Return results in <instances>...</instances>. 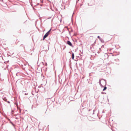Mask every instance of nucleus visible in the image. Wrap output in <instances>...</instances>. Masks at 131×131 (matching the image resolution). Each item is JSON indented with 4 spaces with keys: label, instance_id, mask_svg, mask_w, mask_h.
<instances>
[{
    "label": "nucleus",
    "instance_id": "aec40b11",
    "mask_svg": "<svg viewBox=\"0 0 131 131\" xmlns=\"http://www.w3.org/2000/svg\"><path fill=\"white\" fill-rule=\"evenodd\" d=\"M101 80H99V84H100V83H101Z\"/></svg>",
    "mask_w": 131,
    "mask_h": 131
},
{
    "label": "nucleus",
    "instance_id": "9d476101",
    "mask_svg": "<svg viewBox=\"0 0 131 131\" xmlns=\"http://www.w3.org/2000/svg\"><path fill=\"white\" fill-rule=\"evenodd\" d=\"M10 123L14 126H15V125L12 122H10Z\"/></svg>",
    "mask_w": 131,
    "mask_h": 131
},
{
    "label": "nucleus",
    "instance_id": "1a4fd4ad",
    "mask_svg": "<svg viewBox=\"0 0 131 131\" xmlns=\"http://www.w3.org/2000/svg\"><path fill=\"white\" fill-rule=\"evenodd\" d=\"M101 51V48H100L99 49V51H98V52H97V53H99Z\"/></svg>",
    "mask_w": 131,
    "mask_h": 131
},
{
    "label": "nucleus",
    "instance_id": "f8f14e48",
    "mask_svg": "<svg viewBox=\"0 0 131 131\" xmlns=\"http://www.w3.org/2000/svg\"><path fill=\"white\" fill-rule=\"evenodd\" d=\"M50 33H50V32H49V31H48V32L46 33H47V34H48V35H49V34H50Z\"/></svg>",
    "mask_w": 131,
    "mask_h": 131
},
{
    "label": "nucleus",
    "instance_id": "0eeeda50",
    "mask_svg": "<svg viewBox=\"0 0 131 131\" xmlns=\"http://www.w3.org/2000/svg\"><path fill=\"white\" fill-rule=\"evenodd\" d=\"M100 40L101 41V42L102 43H104V41L103 40V39L102 38H101Z\"/></svg>",
    "mask_w": 131,
    "mask_h": 131
},
{
    "label": "nucleus",
    "instance_id": "7ed1b4c3",
    "mask_svg": "<svg viewBox=\"0 0 131 131\" xmlns=\"http://www.w3.org/2000/svg\"><path fill=\"white\" fill-rule=\"evenodd\" d=\"M20 48L22 50L23 49L24 50L25 49V47L24 46V45L23 44H21L20 46Z\"/></svg>",
    "mask_w": 131,
    "mask_h": 131
},
{
    "label": "nucleus",
    "instance_id": "e433bc0d",
    "mask_svg": "<svg viewBox=\"0 0 131 131\" xmlns=\"http://www.w3.org/2000/svg\"><path fill=\"white\" fill-rule=\"evenodd\" d=\"M12 112H13V111H12Z\"/></svg>",
    "mask_w": 131,
    "mask_h": 131
},
{
    "label": "nucleus",
    "instance_id": "4be33fe9",
    "mask_svg": "<svg viewBox=\"0 0 131 131\" xmlns=\"http://www.w3.org/2000/svg\"><path fill=\"white\" fill-rule=\"evenodd\" d=\"M28 94V93H25L24 94L25 95H27Z\"/></svg>",
    "mask_w": 131,
    "mask_h": 131
},
{
    "label": "nucleus",
    "instance_id": "6e6552de",
    "mask_svg": "<svg viewBox=\"0 0 131 131\" xmlns=\"http://www.w3.org/2000/svg\"><path fill=\"white\" fill-rule=\"evenodd\" d=\"M104 89H103V91H104L105 90H106L107 89V87L105 86H104Z\"/></svg>",
    "mask_w": 131,
    "mask_h": 131
},
{
    "label": "nucleus",
    "instance_id": "b1692460",
    "mask_svg": "<svg viewBox=\"0 0 131 131\" xmlns=\"http://www.w3.org/2000/svg\"><path fill=\"white\" fill-rule=\"evenodd\" d=\"M47 63H46L45 64V66H47Z\"/></svg>",
    "mask_w": 131,
    "mask_h": 131
},
{
    "label": "nucleus",
    "instance_id": "a878e982",
    "mask_svg": "<svg viewBox=\"0 0 131 131\" xmlns=\"http://www.w3.org/2000/svg\"><path fill=\"white\" fill-rule=\"evenodd\" d=\"M66 46H65V47H64V48H63V50H64V49H65V48H66Z\"/></svg>",
    "mask_w": 131,
    "mask_h": 131
},
{
    "label": "nucleus",
    "instance_id": "9b49d317",
    "mask_svg": "<svg viewBox=\"0 0 131 131\" xmlns=\"http://www.w3.org/2000/svg\"><path fill=\"white\" fill-rule=\"evenodd\" d=\"M97 38H98L99 40H100L101 38H100L99 36H98L97 37Z\"/></svg>",
    "mask_w": 131,
    "mask_h": 131
},
{
    "label": "nucleus",
    "instance_id": "a211bd4d",
    "mask_svg": "<svg viewBox=\"0 0 131 131\" xmlns=\"http://www.w3.org/2000/svg\"><path fill=\"white\" fill-rule=\"evenodd\" d=\"M71 64V60H70L69 61V64Z\"/></svg>",
    "mask_w": 131,
    "mask_h": 131
},
{
    "label": "nucleus",
    "instance_id": "4468645a",
    "mask_svg": "<svg viewBox=\"0 0 131 131\" xmlns=\"http://www.w3.org/2000/svg\"><path fill=\"white\" fill-rule=\"evenodd\" d=\"M104 86H104V85H102L101 86V88L104 87Z\"/></svg>",
    "mask_w": 131,
    "mask_h": 131
},
{
    "label": "nucleus",
    "instance_id": "f3484780",
    "mask_svg": "<svg viewBox=\"0 0 131 131\" xmlns=\"http://www.w3.org/2000/svg\"><path fill=\"white\" fill-rule=\"evenodd\" d=\"M42 64V65H43V62H42L40 64V65Z\"/></svg>",
    "mask_w": 131,
    "mask_h": 131
},
{
    "label": "nucleus",
    "instance_id": "39448f33",
    "mask_svg": "<svg viewBox=\"0 0 131 131\" xmlns=\"http://www.w3.org/2000/svg\"><path fill=\"white\" fill-rule=\"evenodd\" d=\"M71 57L72 59L73 60H74V54L73 52H72V54H71Z\"/></svg>",
    "mask_w": 131,
    "mask_h": 131
},
{
    "label": "nucleus",
    "instance_id": "f704fd0d",
    "mask_svg": "<svg viewBox=\"0 0 131 131\" xmlns=\"http://www.w3.org/2000/svg\"><path fill=\"white\" fill-rule=\"evenodd\" d=\"M88 5H89V3H88Z\"/></svg>",
    "mask_w": 131,
    "mask_h": 131
},
{
    "label": "nucleus",
    "instance_id": "72a5a7b5",
    "mask_svg": "<svg viewBox=\"0 0 131 131\" xmlns=\"http://www.w3.org/2000/svg\"><path fill=\"white\" fill-rule=\"evenodd\" d=\"M16 119H18V118H17V117H16Z\"/></svg>",
    "mask_w": 131,
    "mask_h": 131
},
{
    "label": "nucleus",
    "instance_id": "f03ea898",
    "mask_svg": "<svg viewBox=\"0 0 131 131\" xmlns=\"http://www.w3.org/2000/svg\"><path fill=\"white\" fill-rule=\"evenodd\" d=\"M66 43L67 44L69 45L70 46L72 47H73V46L72 45V44L71 42L69 40H68L67 41Z\"/></svg>",
    "mask_w": 131,
    "mask_h": 131
},
{
    "label": "nucleus",
    "instance_id": "7c9ffc66",
    "mask_svg": "<svg viewBox=\"0 0 131 131\" xmlns=\"http://www.w3.org/2000/svg\"><path fill=\"white\" fill-rule=\"evenodd\" d=\"M17 108L18 109H19V107H18V106H17Z\"/></svg>",
    "mask_w": 131,
    "mask_h": 131
},
{
    "label": "nucleus",
    "instance_id": "20e7f679",
    "mask_svg": "<svg viewBox=\"0 0 131 131\" xmlns=\"http://www.w3.org/2000/svg\"><path fill=\"white\" fill-rule=\"evenodd\" d=\"M48 35H49L46 33L43 36V40H44Z\"/></svg>",
    "mask_w": 131,
    "mask_h": 131
},
{
    "label": "nucleus",
    "instance_id": "dca6fc26",
    "mask_svg": "<svg viewBox=\"0 0 131 131\" xmlns=\"http://www.w3.org/2000/svg\"><path fill=\"white\" fill-rule=\"evenodd\" d=\"M51 28L48 31L49 32H51Z\"/></svg>",
    "mask_w": 131,
    "mask_h": 131
},
{
    "label": "nucleus",
    "instance_id": "c9c22d12",
    "mask_svg": "<svg viewBox=\"0 0 131 131\" xmlns=\"http://www.w3.org/2000/svg\"><path fill=\"white\" fill-rule=\"evenodd\" d=\"M32 94L34 95V94H33V93H32Z\"/></svg>",
    "mask_w": 131,
    "mask_h": 131
},
{
    "label": "nucleus",
    "instance_id": "2f4dec72",
    "mask_svg": "<svg viewBox=\"0 0 131 131\" xmlns=\"http://www.w3.org/2000/svg\"><path fill=\"white\" fill-rule=\"evenodd\" d=\"M38 63H37V66H38L39 67V65H38Z\"/></svg>",
    "mask_w": 131,
    "mask_h": 131
},
{
    "label": "nucleus",
    "instance_id": "c756f323",
    "mask_svg": "<svg viewBox=\"0 0 131 131\" xmlns=\"http://www.w3.org/2000/svg\"><path fill=\"white\" fill-rule=\"evenodd\" d=\"M100 86H101L102 84L101 83H100Z\"/></svg>",
    "mask_w": 131,
    "mask_h": 131
},
{
    "label": "nucleus",
    "instance_id": "412c9836",
    "mask_svg": "<svg viewBox=\"0 0 131 131\" xmlns=\"http://www.w3.org/2000/svg\"><path fill=\"white\" fill-rule=\"evenodd\" d=\"M6 102H7L9 104L10 103V101H7Z\"/></svg>",
    "mask_w": 131,
    "mask_h": 131
},
{
    "label": "nucleus",
    "instance_id": "ddd939ff",
    "mask_svg": "<svg viewBox=\"0 0 131 131\" xmlns=\"http://www.w3.org/2000/svg\"><path fill=\"white\" fill-rule=\"evenodd\" d=\"M50 33H50V32H49V31H48V32L46 33H47V34H48V35H49V34H50Z\"/></svg>",
    "mask_w": 131,
    "mask_h": 131
},
{
    "label": "nucleus",
    "instance_id": "2eb2a0df",
    "mask_svg": "<svg viewBox=\"0 0 131 131\" xmlns=\"http://www.w3.org/2000/svg\"><path fill=\"white\" fill-rule=\"evenodd\" d=\"M101 93L102 94H106V93L104 92H102Z\"/></svg>",
    "mask_w": 131,
    "mask_h": 131
},
{
    "label": "nucleus",
    "instance_id": "5701e85b",
    "mask_svg": "<svg viewBox=\"0 0 131 131\" xmlns=\"http://www.w3.org/2000/svg\"><path fill=\"white\" fill-rule=\"evenodd\" d=\"M104 47V45H102L101 46V48H103V47Z\"/></svg>",
    "mask_w": 131,
    "mask_h": 131
},
{
    "label": "nucleus",
    "instance_id": "423d86ee",
    "mask_svg": "<svg viewBox=\"0 0 131 131\" xmlns=\"http://www.w3.org/2000/svg\"><path fill=\"white\" fill-rule=\"evenodd\" d=\"M2 99L4 101L6 102H7V99L6 98V97H4L3 96Z\"/></svg>",
    "mask_w": 131,
    "mask_h": 131
},
{
    "label": "nucleus",
    "instance_id": "c85d7f7f",
    "mask_svg": "<svg viewBox=\"0 0 131 131\" xmlns=\"http://www.w3.org/2000/svg\"><path fill=\"white\" fill-rule=\"evenodd\" d=\"M31 6L33 7V6H32V4H31Z\"/></svg>",
    "mask_w": 131,
    "mask_h": 131
},
{
    "label": "nucleus",
    "instance_id": "393cba45",
    "mask_svg": "<svg viewBox=\"0 0 131 131\" xmlns=\"http://www.w3.org/2000/svg\"><path fill=\"white\" fill-rule=\"evenodd\" d=\"M16 76H18V75H18V73H16Z\"/></svg>",
    "mask_w": 131,
    "mask_h": 131
},
{
    "label": "nucleus",
    "instance_id": "bb28decb",
    "mask_svg": "<svg viewBox=\"0 0 131 131\" xmlns=\"http://www.w3.org/2000/svg\"><path fill=\"white\" fill-rule=\"evenodd\" d=\"M51 18V17H50L48 18V19H50Z\"/></svg>",
    "mask_w": 131,
    "mask_h": 131
},
{
    "label": "nucleus",
    "instance_id": "473e14b6",
    "mask_svg": "<svg viewBox=\"0 0 131 131\" xmlns=\"http://www.w3.org/2000/svg\"><path fill=\"white\" fill-rule=\"evenodd\" d=\"M107 99L108 101V102H109V99H108V98H107Z\"/></svg>",
    "mask_w": 131,
    "mask_h": 131
},
{
    "label": "nucleus",
    "instance_id": "cd10ccee",
    "mask_svg": "<svg viewBox=\"0 0 131 131\" xmlns=\"http://www.w3.org/2000/svg\"><path fill=\"white\" fill-rule=\"evenodd\" d=\"M39 3H37V5H39ZM36 5H35V6H36Z\"/></svg>",
    "mask_w": 131,
    "mask_h": 131
},
{
    "label": "nucleus",
    "instance_id": "f257e3e1",
    "mask_svg": "<svg viewBox=\"0 0 131 131\" xmlns=\"http://www.w3.org/2000/svg\"><path fill=\"white\" fill-rule=\"evenodd\" d=\"M102 84L104 86H105L106 84V80L103 79H102L101 80Z\"/></svg>",
    "mask_w": 131,
    "mask_h": 131
},
{
    "label": "nucleus",
    "instance_id": "4c0bfd02",
    "mask_svg": "<svg viewBox=\"0 0 131 131\" xmlns=\"http://www.w3.org/2000/svg\"><path fill=\"white\" fill-rule=\"evenodd\" d=\"M80 45H82V43H81V44H80Z\"/></svg>",
    "mask_w": 131,
    "mask_h": 131
},
{
    "label": "nucleus",
    "instance_id": "6ab92c4d",
    "mask_svg": "<svg viewBox=\"0 0 131 131\" xmlns=\"http://www.w3.org/2000/svg\"><path fill=\"white\" fill-rule=\"evenodd\" d=\"M67 30L69 32L70 34V31L69 30V29L68 28H67Z\"/></svg>",
    "mask_w": 131,
    "mask_h": 131
}]
</instances>
